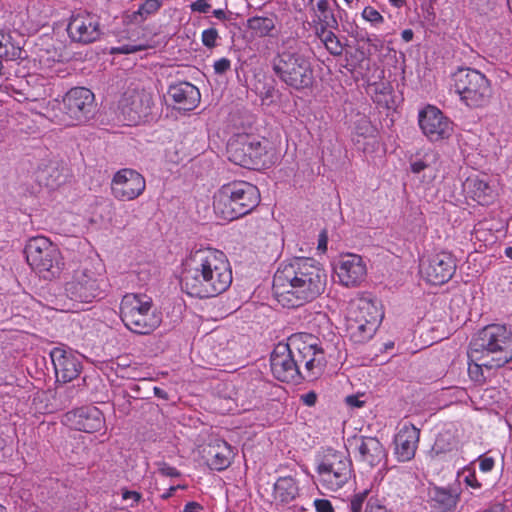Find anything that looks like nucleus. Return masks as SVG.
I'll return each mask as SVG.
<instances>
[{
  "instance_id": "35",
  "label": "nucleus",
  "mask_w": 512,
  "mask_h": 512,
  "mask_svg": "<svg viewBox=\"0 0 512 512\" xmlns=\"http://www.w3.org/2000/svg\"><path fill=\"white\" fill-rule=\"evenodd\" d=\"M455 448V441L449 433H441L437 436L431 449L433 456H440L451 452Z\"/></svg>"
},
{
  "instance_id": "50",
  "label": "nucleus",
  "mask_w": 512,
  "mask_h": 512,
  "mask_svg": "<svg viewBox=\"0 0 512 512\" xmlns=\"http://www.w3.org/2000/svg\"><path fill=\"white\" fill-rule=\"evenodd\" d=\"M301 399L305 405L313 406L316 403L317 395L313 391H310L306 394H303L301 396Z\"/></svg>"
},
{
  "instance_id": "7",
  "label": "nucleus",
  "mask_w": 512,
  "mask_h": 512,
  "mask_svg": "<svg viewBox=\"0 0 512 512\" xmlns=\"http://www.w3.org/2000/svg\"><path fill=\"white\" fill-rule=\"evenodd\" d=\"M469 347L503 367L512 360V332L505 325L485 326L473 336Z\"/></svg>"
},
{
  "instance_id": "33",
  "label": "nucleus",
  "mask_w": 512,
  "mask_h": 512,
  "mask_svg": "<svg viewBox=\"0 0 512 512\" xmlns=\"http://www.w3.org/2000/svg\"><path fill=\"white\" fill-rule=\"evenodd\" d=\"M432 507L437 512H451L457 503V497L445 489H435L431 497Z\"/></svg>"
},
{
  "instance_id": "38",
  "label": "nucleus",
  "mask_w": 512,
  "mask_h": 512,
  "mask_svg": "<svg viewBox=\"0 0 512 512\" xmlns=\"http://www.w3.org/2000/svg\"><path fill=\"white\" fill-rule=\"evenodd\" d=\"M362 17L373 24L383 23V16L373 7H365L362 11Z\"/></svg>"
},
{
  "instance_id": "12",
  "label": "nucleus",
  "mask_w": 512,
  "mask_h": 512,
  "mask_svg": "<svg viewBox=\"0 0 512 512\" xmlns=\"http://www.w3.org/2000/svg\"><path fill=\"white\" fill-rule=\"evenodd\" d=\"M320 481L328 490L340 489L351 476V463L341 453L327 454L317 467Z\"/></svg>"
},
{
  "instance_id": "46",
  "label": "nucleus",
  "mask_w": 512,
  "mask_h": 512,
  "mask_svg": "<svg viewBox=\"0 0 512 512\" xmlns=\"http://www.w3.org/2000/svg\"><path fill=\"white\" fill-rule=\"evenodd\" d=\"M159 472L166 477H178L180 476V472L175 468L166 463H161L159 465Z\"/></svg>"
},
{
  "instance_id": "14",
  "label": "nucleus",
  "mask_w": 512,
  "mask_h": 512,
  "mask_svg": "<svg viewBox=\"0 0 512 512\" xmlns=\"http://www.w3.org/2000/svg\"><path fill=\"white\" fill-rule=\"evenodd\" d=\"M145 188V178L136 170L129 168L116 172L111 182L112 195L120 201H131L138 198Z\"/></svg>"
},
{
  "instance_id": "49",
  "label": "nucleus",
  "mask_w": 512,
  "mask_h": 512,
  "mask_svg": "<svg viewBox=\"0 0 512 512\" xmlns=\"http://www.w3.org/2000/svg\"><path fill=\"white\" fill-rule=\"evenodd\" d=\"M142 498L141 494L137 491H130V490H122V499L123 500H129L131 499L133 501L132 505L134 503H138L140 499Z\"/></svg>"
},
{
  "instance_id": "29",
  "label": "nucleus",
  "mask_w": 512,
  "mask_h": 512,
  "mask_svg": "<svg viewBox=\"0 0 512 512\" xmlns=\"http://www.w3.org/2000/svg\"><path fill=\"white\" fill-rule=\"evenodd\" d=\"M277 16L269 14L267 16H253L247 20V28L256 37L272 36L276 28Z\"/></svg>"
},
{
  "instance_id": "6",
  "label": "nucleus",
  "mask_w": 512,
  "mask_h": 512,
  "mask_svg": "<svg viewBox=\"0 0 512 512\" xmlns=\"http://www.w3.org/2000/svg\"><path fill=\"white\" fill-rule=\"evenodd\" d=\"M120 317L127 329L139 335L152 333L162 321L152 298L145 294L124 295L120 303Z\"/></svg>"
},
{
  "instance_id": "54",
  "label": "nucleus",
  "mask_w": 512,
  "mask_h": 512,
  "mask_svg": "<svg viewBox=\"0 0 512 512\" xmlns=\"http://www.w3.org/2000/svg\"><path fill=\"white\" fill-rule=\"evenodd\" d=\"M361 135H368L373 132V127L368 120H363L362 126L358 128Z\"/></svg>"
},
{
  "instance_id": "1",
  "label": "nucleus",
  "mask_w": 512,
  "mask_h": 512,
  "mask_svg": "<svg viewBox=\"0 0 512 512\" xmlns=\"http://www.w3.org/2000/svg\"><path fill=\"white\" fill-rule=\"evenodd\" d=\"M327 274L313 258L295 257L282 263L273 277V295L283 307L295 308L318 298L326 289Z\"/></svg>"
},
{
  "instance_id": "28",
  "label": "nucleus",
  "mask_w": 512,
  "mask_h": 512,
  "mask_svg": "<svg viewBox=\"0 0 512 512\" xmlns=\"http://www.w3.org/2000/svg\"><path fill=\"white\" fill-rule=\"evenodd\" d=\"M363 321L367 320L369 322H374L375 324H380L383 314L378 308L377 304L372 300L362 298L357 301L355 305H353L349 311L348 317H357Z\"/></svg>"
},
{
  "instance_id": "25",
  "label": "nucleus",
  "mask_w": 512,
  "mask_h": 512,
  "mask_svg": "<svg viewBox=\"0 0 512 512\" xmlns=\"http://www.w3.org/2000/svg\"><path fill=\"white\" fill-rule=\"evenodd\" d=\"M207 465L214 470L222 471L231 464L233 451L231 446L223 440H215L204 449Z\"/></svg>"
},
{
  "instance_id": "11",
  "label": "nucleus",
  "mask_w": 512,
  "mask_h": 512,
  "mask_svg": "<svg viewBox=\"0 0 512 512\" xmlns=\"http://www.w3.org/2000/svg\"><path fill=\"white\" fill-rule=\"evenodd\" d=\"M266 144L267 141H260L248 134L237 135L228 142V158L236 165L259 169L265 164L263 157L267 153Z\"/></svg>"
},
{
  "instance_id": "43",
  "label": "nucleus",
  "mask_w": 512,
  "mask_h": 512,
  "mask_svg": "<svg viewBox=\"0 0 512 512\" xmlns=\"http://www.w3.org/2000/svg\"><path fill=\"white\" fill-rule=\"evenodd\" d=\"M325 48L333 56H340L343 53V45L341 44L338 37H336L329 43H325Z\"/></svg>"
},
{
  "instance_id": "45",
  "label": "nucleus",
  "mask_w": 512,
  "mask_h": 512,
  "mask_svg": "<svg viewBox=\"0 0 512 512\" xmlns=\"http://www.w3.org/2000/svg\"><path fill=\"white\" fill-rule=\"evenodd\" d=\"M314 506L317 512H335L331 502L327 499H316Z\"/></svg>"
},
{
  "instance_id": "48",
  "label": "nucleus",
  "mask_w": 512,
  "mask_h": 512,
  "mask_svg": "<svg viewBox=\"0 0 512 512\" xmlns=\"http://www.w3.org/2000/svg\"><path fill=\"white\" fill-rule=\"evenodd\" d=\"M494 459L492 457H480L479 467L482 472H490L494 467Z\"/></svg>"
},
{
  "instance_id": "51",
  "label": "nucleus",
  "mask_w": 512,
  "mask_h": 512,
  "mask_svg": "<svg viewBox=\"0 0 512 512\" xmlns=\"http://www.w3.org/2000/svg\"><path fill=\"white\" fill-rule=\"evenodd\" d=\"M428 166V164L423 161V160H416L414 162L411 163V171L413 173H420L421 171H423L424 169H426Z\"/></svg>"
},
{
  "instance_id": "2",
  "label": "nucleus",
  "mask_w": 512,
  "mask_h": 512,
  "mask_svg": "<svg viewBox=\"0 0 512 512\" xmlns=\"http://www.w3.org/2000/svg\"><path fill=\"white\" fill-rule=\"evenodd\" d=\"M326 364L317 339L308 334H293L286 343H278L270 357L273 376L286 383L299 384L320 376Z\"/></svg>"
},
{
  "instance_id": "20",
  "label": "nucleus",
  "mask_w": 512,
  "mask_h": 512,
  "mask_svg": "<svg viewBox=\"0 0 512 512\" xmlns=\"http://www.w3.org/2000/svg\"><path fill=\"white\" fill-rule=\"evenodd\" d=\"M65 420L74 429L86 433L99 431L104 425L101 411L96 407H81L65 415Z\"/></svg>"
},
{
  "instance_id": "36",
  "label": "nucleus",
  "mask_w": 512,
  "mask_h": 512,
  "mask_svg": "<svg viewBox=\"0 0 512 512\" xmlns=\"http://www.w3.org/2000/svg\"><path fill=\"white\" fill-rule=\"evenodd\" d=\"M316 9L320 13L319 19L322 23H325L327 26L336 27L337 21L333 14L329 13V3L328 0H318L316 3Z\"/></svg>"
},
{
  "instance_id": "15",
  "label": "nucleus",
  "mask_w": 512,
  "mask_h": 512,
  "mask_svg": "<svg viewBox=\"0 0 512 512\" xmlns=\"http://www.w3.org/2000/svg\"><path fill=\"white\" fill-rule=\"evenodd\" d=\"M419 126L423 134L432 142L448 139L453 132L452 122L441 110L431 105L420 111Z\"/></svg>"
},
{
  "instance_id": "39",
  "label": "nucleus",
  "mask_w": 512,
  "mask_h": 512,
  "mask_svg": "<svg viewBox=\"0 0 512 512\" xmlns=\"http://www.w3.org/2000/svg\"><path fill=\"white\" fill-rule=\"evenodd\" d=\"M365 512H391L382 501L375 497H370L366 504Z\"/></svg>"
},
{
  "instance_id": "19",
  "label": "nucleus",
  "mask_w": 512,
  "mask_h": 512,
  "mask_svg": "<svg viewBox=\"0 0 512 512\" xmlns=\"http://www.w3.org/2000/svg\"><path fill=\"white\" fill-rule=\"evenodd\" d=\"M366 265L361 256L347 254L343 256L336 267L339 281L346 287L359 285L366 276Z\"/></svg>"
},
{
  "instance_id": "41",
  "label": "nucleus",
  "mask_w": 512,
  "mask_h": 512,
  "mask_svg": "<svg viewBox=\"0 0 512 512\" xmlns=\"http://www.w3.org/2000/svg\"><path fill=\"white\" fill-rule=\"evenodd\" d=\"M144 49V46L142 45H131V44H125L118 47H113L111 49V53L113 54H131L138 51H141Z\"/></svg>"
},
{
  "instance_id": "8",
  "label": "nucleus",
  "mask_w": 512,
  "mask_h": 512,
  "mask_svg": "<svg viewBox=\"0 0 512 512\" xmlns=\"http://www.w3.org/2000/svg\"><path fill=\"white\" fill-rule=\"evenodd\" d=\"M24 252L28 264L43 279H55L64 269V261L59 248L44 236L31 238L27 242Z\"/></svg>"
},
{
  "instance_id": "58",
  "label": "nucleus",
  "mask_w": 512,
  "mask_h": 512,
  "mask_svg": "<svg viewBox=\"0 0 512 512\" xmlns=\"http://www.w3.org/2000/svg\"><path fill=\"white\" fill-rule=\"evenodd\" d=\"M401 37L405 42H410L414 37V32L412 29H405L402 31Z\"/></svg>"
},
{
  "instance_id": "26",
  "label": "nucleus",
  "mask_w": 512,
  "mask_h": 512,
  "mask_svg": "<svg viewBox=\"0 0 512 512\" xmlns=\"http://www.w3.org/2000/svg\"><path fill=\"white\" fill-rule=\"evenodd\" d=\"M487 357L479 354L474 350H471L469 347L468 350V374L472 381L482 384L485 382L486 377L484 375L483 369L492 370L500 368L499 365H494Z\"/></svg>"
},
{
  "instance_id": "37",
  "label": "nucleus",
  "mask_w": 512,
  "mask_h": 512,
  "mask_svg": "<svg viewBox=\"0 0 512 512\" xmlns=\"http://www.w3.org/2000/svg\"><path fill=\"white\" fill-rule=\"evenodd\" d=\"M218 38L219 34L215 28L206 29L201 35L203 45L209 49L214 48L217 45Z\"/></svg>"
},
{
  "instance_id": "13",
  "label": "nucleus",
  "mask_w": 512,
  "mask_h": 512,
  "mask_svg": "<svg viewBox=\"0 0 512 512\" xmlns=\"http://www.w3.org/2000/svg\"><path fill=\"white\" fill-rule=\"evenodd\" d=\"M67 33L69 38L76 43L95 42L101 35L99 17L86 11L74 13L70 17Z\"/></svg>"
},
{
  "instance_id": "5",
  "label": "nucleus",
  "mask_w": 512,
  "mask_h": 512,
  "mask_svg": "<svg viewBox=\"0 0 512 512\" xmlns=\"http://www.w3.org/2000/svg\"><path fill=\"white\" fill-rule=\"evenodd\" d=\"M260 202L258 188L246 181H233L222 185L213 196L216 216L232 221L249 214Z\"/></svg>"
},
{
  "instance_id": "17",
  "label": "nucleus",
  "mask_w": 512,
  "mask_h": 512,
  "mask_svg": "<svg viewBox=\"0 0 512 512\" xmlns=\"http://www.w3.org/2000/svg\"><path fill=\"white\" fill-rule=\"evenodd\" d=\"M455 270L456 262L453 255L445 251L432 255L427 263L421 264V272L433 285H441L449 281Z\"/></svg>"
},
{
  "instance_id": "55",
  "label": "nucleus",
  "mask_w": 512,
  "mask_h": 512,
  "mask_svg": "<svg viewBox=\"0 0 512 512\" xmlns=\"http://www.w3.org/2000/svg\"><path fill=\"white\" fill-rule=\"evenodd\" d=\"M318 249L322 250L323 252L326 251V249H327V235L325 232H322L319 235Z\"/></svg>"
},
{
  "instance_id": "40",
  "label": "nucleus",
  "mask_w": 512,
  "mask_h": 512,
  "mask_svg": "<svg viewBox=\"0 0 512 512\" xmlns=\"http://www.w3.org/2000/svg\"><path fill=\"white\" fill-rule=\"evenodd\" d=\"M368 495V491H364L354 495L350 501V512H362V506Z\"/></svg>"
},
{
  "instance_id": "34",
  "label": "nucleus",
  "mask_w": 512,
  "mask_h": 512,
  "mask_svg": "<svg viewBox=\"0 0 512 512\" xmlns=\"http://www.w3.org/2000/svg\"><path fill=\"white\" fill-rule=\"evenodd\" d=\"M467 186L472 197L480 204L487 203L488 198L491 197L493 192L492 188L486 181L478 178L468 179Z\"/></svg>"
},
{
  "instance_id": "56",
  "label": "nucleus",
  "mask_w": 512,
  "mask_h": 512,
  "mask_svg": "<svg viewBox=\"0 0 512 512\" xmlns=\"http://www.w3.org/2000/svg\"><path fill=\"white\" fill-rule=\"evenodd\" d=\"M483 512H505V505L502 503H495Z\"/></svg>"
},
{
  "instance_id": "42",
  "label": "nucleus",
  "mask_w": 512,
  "mask_h": 512,
  "mask_svg": "<svg viewBox=\"0 0 512 512\" xmlns=\"http://www.w3.org/2000/svg\"><path fill=\"white\" fill-rule=\"evenodd\" d=\"M463 475H464V482L468 486H470L474 489L481 488V483L477 480L476 473L474 470L467 468L463 471Z\"/></svg>"
},
{
  "instance_id": "22",
  "label": "nucleus",
  "mask_w": 512,
  "mask_h": 512,
  "mask_svg": "<svg viewBox=\"0 0 512 512\" xmlns=\"http://www.w3.org/2000/svg\"><path fill=\"white\" fill-rule=\"evenodd\" d=\"M152 105V95L145 90L129 91L122 99L123 111L128 115L134 114L133 120L146 118L151 113Z\"/></svg>"
},
{
  "instance_id": "18",
  "label": "nucleus",
  "mask_w": 512,
  "mask_h": 512,
  "mask_svg": "<svg viewBox=\"0 0 512 512\" xmlns=\"http://www.w3.org/2000/svg\"><path fill=\"white\" fill-rule=\"evenodd\" d=\"M57 382L68 383L76 379L81 370V356L71 349L55 347L50 352Z\"/></svg>"
},
{
  "instance_id": "9",
  "label": "nucleus",
  "mask_w": 512,
  "mask_h": 512,
  "mask_svg": "<svg viewBox=\"0 0 512 512\" xmlns=\"http://www.w3.org/2000/svg\"><path fill=\"white\" fill-rule=\"evenodd\" d=\"M455 92L460 100L470 108L486 106L493 91L490 80L480 71L472 68H459L452 74Z\"/></svg>"
},
{
  "instance_id": "3",
  "label": "nucleus",
  "mask_w": 512,
  "mask_h": 512,
  "mask_svg": "<svg viewBox=\"0 0 512 512\" xmlns=\"http://www.w3.org/2000/svg\"><path fill=\"white\" fill-rule=\"evenodd\" d=\"M232 283L226 255L206 247L192 250L184 262L181 287L188 295L209 298L225 292Z\"/></svg>"
},
{
  "instance_id": "53",
  "label": "nucleus",
  "mask_w": 512,
  "mask_h": 512,
  "mask_svg": "<svg viewBox=\"0 0 512 512\" xmlns=\"http://www.w3.org/2000/svg\"><path fill=\"white\" fill-rule=\"evenodd\" d=\"M202 510V505H200L197 502L191 501L184 506L183 512H201Z\"/></svg>"
},
{
  "instance_id": "31",
  "label": "nucleus",
  "mask_w": 512,
  "mask_h": 512,
  "mask_svg": "<svg viewBox=\"0 0 512 512\" xmlns=\"http://www.w3.org/2000/svg\"><path fill=\"white\" fill-rule=\"evenodd\" d=\"M298 494L296 481L290 477H280L274 484V496L281 502L288 503Z\"/></svg>"
},
{
  "instance_id": "57",
  "label": "nucleus",
  "mask_w": 512,
  "mask_h": 512,
  "mask_svg": "<svg viewBox=\"0 0 512 512\" xmlns=\"http://www.w3.org/2000/svg\"><path fill=\"white\" fill-rule=\"evenodd\" d=\"M324 34L322 35L321 41L325 45V43H329L333 39H335L337 36L330 30L324 31Z\"/></svg>"
},
{
  "instance_id": "62",
  "label": "nucleus",
  "mask_w": 512,
  "mask_h": 512,
  "mask_svg": "<svg viewBox=\"0 0 512 512\" xmlns=\"http://www.w3.org/2000/svg\"><path fill=\"white\" fill-rule=\"evenodd\" d=\"M389 2L395 7H402L405 4V0H389Z\"/></svg>"
},
{
  "instance_id": "21",
  "label": "nucleus",
  "mask_w": 512,
  "mask_h": 512,
  "mask_svg": "<svg viewBox=\"0 0 512 512\" xmlns=\"http://www.w3.org/2000/svg\"><path fill=\"white\" fill-rule=\"evenodd\" d=\"M420 430L412 424H404L395 436V454L399 461L411 460L416 453Z\"/></svg>"
},
{
  "instance_id": "23",
  "label": "nucleus",
  "mask_w": 512,
  "mask_h": 512,
  "mask_svg": "<svg viewBox=\"0 0 512 512\" xmlns=\"http://www.w3.org/2000/svg\"><path fill=\"white\" fill-rule=\"evenodd\" d=\"M168 95L175 103V108L183 111L194 110L201 99L199 89L189 82H179L171 85Z\"/></svg>"
},
{
  "instance_id": "4",
  "label": "nucleus",
  "mask_w": 512,
  "mask_h": 512,
  "mask_svg": "<svg viewBox=\"0 0 512 512\" xmlns=\"http://www.w3.org/2000/svg\"><path fill=\"white\" fill-rule=\"evenodd\" d=\"M272 69L280 81L295 90L309 88L314 81L307 44L294 37L282 40L279 51L272 60Z\"/></svg>"
},
{
  "instance_id": "61",
  "label": "nucleus",
  "mask_w": 512,
  "mask_h": 512,
  "mask_svg": "<svg viewBox=\"0 0 512 512\" xmlns=\"http://www.w3.org/2000/svg\"><path fill=\"white\" fill-rule=\"evenodd\" d=\"M327 27H328V26H327L325 23H323V24L321 25V28L317 30V32H316V33H317V36H318L320 39L322 38V35L324 34L323 32H324V31H328V30H327Z\"/></svg>"
},
{
  "instance_id": "52",
  "label": "nucleus",
  "mask_w": 512,
  "mask_h": 512,
  "mask_svg": "<svg viewBox=\"0 0 512 512\" xmlns=\"http://www.w3.org/2000/svg\"><path fill=\"white\" fill-rule=\"evenodd\" d=\"M346 403L352 407H357V408H360L364 405V401L360 400V398L355 395L347 396Z\"/></svg>"
},
{
  "instance_id": "27",
  "label": "nucleus",
  "mask_w": 512,
  "mask_h": 512,
  "mask_svg": "<svg viewBox=\"0 0 512 512\" xmlns=\"http://www.w3.org/2000/svg\"><path fill=\"white\" fill-rule=\"evenodd\" d=\"M378 326L374 322L363 321L361 317L358 319L357 317H347V331L355 343H365L370 340Z\"/></svg>"
},
{
  "instance_id": "32",
  "label": "nucleus",
  "mask_w": 512,
  "mask_h": 512,
  "mask_svg": "<svg viewBox=\"0 0 512 512\" xmlns=\"http://www.w3.org/2000/svg\"><path fill=\"white\" fill-rule=\"evenodd\" d=\"M162 6V0H145L140 4L137 10L129 15V19L134 24H142L150 16L156 14Z\"/></svg>"
},
{
  "instance_id": "44",
  "label": "nucleus",
  "mask_w": 512,
  "mask_h": 512,
  "mask_svg": "<svg viewBox=\"0 0 512 512\" xmlns=\"http://www.w3.org/2000/svg\"><path fill=\"white\" fill-rule=\"evenodd\" d=\"M216 74L222 75L231 68V61L228 58H220L213 65Z\"/></svg>"
},
{
  "instance_id": "59",
  "label": "nucleus",
  "mask_w": 512,
  "mask_h": 512,
  "mask_svg": "<svg viewBox=\"0 0 512 512\" xmlns=\"http://www.w3.org/2000/svg\"><path fill=\"white\" fill-rule=\"evenodd\" d=\"M154 394L158 398L165 399V400L168 399L167 392L159 387H154Z\"/></svg>"
},
{
  "instance_id": "10",
  "label": "nucleus",
  "mask_w": 512,
  "mask_h": 512,
  "mask_svg": "<svg viewBox=\"0 0 512 512\" xmlns=\"http://www.w3.org/2000/svg\"><path fill=\"white\" fill-rule=\"evenodd\" d=\"M104 286V276L91 262H85L74 270L71 280L65 284V293L73 301L91 303L102 297Z\"/></svg>"
},
{
  "instance_id": "16",
  "label": "nucleus",
  "mask_w": 512,
  "mask_h": 512,
  "mask_svg": "<svg viewBox=\"0 0 512 512\" xmlns=\"http://www.w3.org/2000/svg\"><path fill=\"white\" fill-rule=\"evenodd\" d=\"M94 94L87 88L75 87L63 98V110L74 121L83 122L89 119L93 111Z\"/></svg>"
},
{
  "instance_id": "60",
  "label": "nucleus",
  "mask_w": 512,
  "mask_h": 512,
  "mask_svg": "<svg viewBox=\"0 0 512 512\" xmlns=\"http://www.w3.org/2000/svg\"><path fill=\"white\" fill-rule=\"evenodd\" d=\"M213 15L219 20H226L227 15L223 9H215Z\"/></svg>"
},
{
  "instance_id": "24",
  "label": "nucleus",
  "mask_w": 512,
  "mask_h": 512,
  "mask_svg": "<svg viewBox=\"0 0 512 512\" xmlns=\"http://www.w3.org/2000/svg\"><path fill=\"white\" fill-rule=\"evenodd\" d=\"M357 442V450L361 462L369 467H375L385 460V449L377 438L361 436L357 439Z\"/></svg>"
},
{
  "instance_id": "47",
  "label": "nucleus",
  "mask_w": 512,
  "mask_h": 512,
  "mask_svg": "<svg viewBox=\"0 0 512 512\" xmlns=\"http://www.w3.org/2000/svg\"><path fill=\"white\" fill-rule=\"evenodd\" d=\"M191 10L199 13H207L211 8V5L207 0H196L191 4Z\"/></svg>"
},
{
  "instance_id": "64",
  "label": "nucleus",
  "mask_w": 512,
  "mask_h": 512,
  "mask_svg": "<svg viewBox=\"0 0 512 512\" xmlns=\"http://www.w3.org/2000/svg\"><path fill=\"white\" fill-rule=\"evenodd\" d=\"M178 487H171L166 494L163 495L164 499L169 498Z\"/></svg>"
},
{
  "instance_id": "30",
  "label": "nucleus",
  "mask_w": 512,
  "mask_h": 512,
  "mask_svg": "<svg viewBox=\"0 0 512 512\" xmlns=\"http://www.w3.org/2000/svg\"><path fill=\"white\" fill-rule=\"evenodd\" d=\"M36 180L40 185L54 188L63 182V174L56 163L39 166L35 172Z\"/></svg>"
},
{
  "instance_id": "63",
  "label": "nucleus",
  "mask_w": 512,
  "mask_h": 512,
  "mask_svg": "<svg viewBox=\"0 0 512 512\" xmlns=\"http://www.w3.org/2000/svg\"><path fill=\"white\" fill-rule=\"evenodd\" d=\"M504 254L506 257L512 260V246L506 247L504 250Z\"/></svg>"
}]
</instances>
